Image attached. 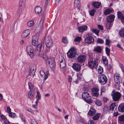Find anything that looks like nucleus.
Here are the masks:
<instances>
[{
  "label": "nucleus",
  "mask_w": 124,
  "mask_h": 124,
  "mask_svg": "<svg viewBox=\"0 0 124 124\" xmlns=\"http://www.w3.org/2000/svg\"><path fill=\"white\" fill-rule=\"evenodd\" d=\"M97 62V61L94 58L89 59L88 62V66L92 69H94L98 65Z\"/></svg>",
  "instance_id": "f257e3e1"
},
{
  "label": "nucleus",
  "mask_w": 124,
  "mask_h": 124,
  "mask_svg": "<svg viewBox=\"0 0 124 124\" xmlns=\"http://www.w3.org/2000/svg\"><path fill=\"white\" fill-rule=\"evenodd\" d=\"M83 99L87 103L90 104L92 103V101L89 93L87 92H84L82 94Z\"/></svg>",
  "instance_id": "f03ea898"
},
{
  "label": "nucleus",
  "mask_w": 124,
  "mask_h": 124,
  "mask_svg": "<svg viewBox=\"0 0 124 124\" xmlns=\"http://www.w3.org/2000/svg\"><path fill=\"white\" fill-rule=\"evenodd\" d=\"M76 54V49L74 47L71 48L67 53L68 57L71 58L74 57Z\"/></svg>",
  "instance_id": "7ed1b4c3"
},
{
  "label": "nucleus",
  "mask_w": 124,
  "mask_h": 124,
  "mask_svg": "<svg viewBox=\"0 0 124 124\" xmlns=\"http://www.w3.org/2000/svg\"><path fill=\"white\" fill-rule=\"evenodd\" d=\"M113 100L115 101H117L119 100L121 97V94L119 92H116L113 91L111 94Z\"/></svg>",
  "instance_id": "20e7f679"
},
{
  "label": "nucleus",
  "mask_w": 124,
  "mask_h": 124,
  "mask_svg": "<svg viewBox=\"0 0 124 124\" xmlns=\"http://www.w3.org/2000/svg\"><path fill=\"white\" fill-rule=\"evenodd\" d=\"M98 77L99 82L102 84H104L107 82V78L104 75L101 74Z\"/></svg>",
  "instance_id": "39448f33"
},
{
  "label": "nucleus",
  "mask_w": 124,
  "mask_h": 124,
  "mask_svg": "<svg viewBox=\"0 0 124 124\" xmlns=\"http://www.w3.org/2000/svg\"><path fill=\"white\" fill-rule=\"evenodd\" d=\"M29 68L30 70V75L32 77H33L35 75V72L36 69V65L35 64L31 65Z\"/></svg>",
  "instance_id": "423d86ee"
},
{
  "label": "nucleus",
  "mask_w": 124,
  "mask_h": 124,
  "mask_svg": "<svg viewBox=\"0 0 124 124\" xmlns=\"http://www.w3.org/2000/svg\"><path fill=\"white\" fill-rule=\"evenodd\" d=\"M45 44L46 46L48 48L51 47L53 44V41L50 37H48L45 39Z\"/></svg>",
  "instance_id": "0eeeda50"
},
{
  "label": "nucleus",
  "mask_w": 124,
  "mask_h": 124,
  "mask_svg": "<svg viewBox=\"0 0 124 124\" xmlns=\"http://www.w3.org/2000/svg\"><path fill=\"white\" fill-rule=\"evenodd\" d=\"M26 50L28 54L31 58H33L34 57V51L33 49L31 46H28L27 47Z\"/></svg>",
  "instance_id": "6e6552de"
},
{
  "label": "nucleus",
  "mask_w": 124,
  "mask_h": 124,
  "mask_svg": "<svg viewBox=\"0 0 124 124\" xmlns=\"http://www.w3.org/2000/svg\"><path fill=\"white\" fill-rule=\"evenodd\" d=\"M44 18H42L41 19L36 29V31H41L43 28V23L44 21Z\"/></svg>",
  "instance_id": "1a4fd4ad"
},
{
  "label": "nucleus",
  "mask_w": 124,
  "mask_h": 124,
  "mask_svg": "<svg viewBox=\"0 0 124 124\" xmlns=\"http://www.w3.org/2000/svg\"><path fill=\"white\" fill-rule=\"evenodd\" d=\"M75 8H77L79 10L81 9V4L79 0H75L74 3Z\"/></svg>",
  "instance_id": "9d476101"
},
{
  "label": "nucleus",
  "mask_w": 124,
  "mask_h": 124,
  "mask_svg": "<svg viewBox=\"0 0 124 124\" xmlns=\"http://www.w3.org/2000/svg\"><path fill=\"white\" fill-rule=\"evenodd\" d=\"M94 39L93 37L91 36H88L85 39V41L86 43L91 44L93 42Z\"/></svg>",
  "instance_id": "9b49d317"
},
{
  "label": "nucleus",
  "mask_w": 124,
  "mask_h": 124,
  "mask_svg": "<svg viewBox=\"0 0 124 124\" xmlns=\"http://www.w3.org/2000/svg\"><path fill=\"white\" fill-rule=\"evenodd\" d=\"M114 76L115 82L116 83L119 84L120 82H121V79L119 74L117 73H116L114 74Z\"/></svg>",
  "instance_id": "f8f14e48"
},
{
  "label": "nucleus",
  "mask_w": 124,
  "mask_h": 124,
  "mask_svg": "<svg viewBox=\"0 0 124 124\" xmlns=\"http://www.w3.org/2000/svg\"><path fill=\"white\" fill-rule=\"evenodd\" d=\"M86 59L85 56L82 54L79 56L77 58V60L79 62L81 63L85 62Z\"/></svg>",
  "instance_id": "ddd939ff"
},
{
  "label": "nucleus",
  "mask_w": 124,
  "mask_h": 124,
  "mask_svg": "<svg viewBox=\"0 0 124 124\" xmlns=\"http://www.w3.org/2000/svg\"><path fill=\"white\" fill-rule=\"evenodd\" d=\"M47 62L48 63L50 67L51 68H53L55 66V62L53 58L48 59Z\"/></svg>",
  "instance_id": "4468645a"
},
{
  "label": "nucleus",
  "mask_w": 124,
  "mask_h": 124,
  "mask_svg": "<svg viewBox=\"0 0 124 124\" xmlns=\"http://www.w3.org/2000/svg\"><path fill=\"white\" fill-rule=\"evenodd\" d=\"M99 89L97 88H93L92 92L93 95L95 97H97L99 95Z\"/></svg>",
  "instance_id": "2eb2a0df"
},
{
  "label": "nucleus",
  "mask_w": 124,
  "mask_h": 124,
  "mask_svg": "<svg viewBox=\"0 0 124 124\" xmlns=\"http://www.w3.org/2000/svg\"><path fill=\"white\" fill-rule=\"evenodd\" d=\"M88 28L86 25H83L78 27V32H79L82 33L84 31L86 30Z\"/></svg>",
  "instance_id": "dca6fc26"
},
{
  "label": "nucleus",
  "mask_w": 124,
  "mask_h": 124,
  "mask_svg": "<svg viewBox=\"0 0 124 124\" xmlns=\"http://www.w3.org/2000/svg\"><path fill=\"white\" fill-rule=\"evenodd\" d=\"M30 32V30L29 29H26L22 33L21 37L22 38H24L28 37Z\"/></svg>",
  "instance_id": "f3484780"
},
{
  "label": "nucleus",
  "mask_w": 124,
  "mask_h": 124,
  "mask_svg": "<svg viewBox=\"0 0 124 124\" xmlns=\"http://www.w3.org/2000/svg\"><path fill=\"white\" fill-rule=\"evenodd\" d=\"M25 7V5L19 4V8L17 12V14L20 15L23 10Z\"/></svg>",
  "instance_id": "a211bd4d"
},
{
  "label": "nucleus",
  "mask_w": 124,
  "mask_h": 124,
  "mask_svg": "<svg viewBox=\"0 0 124 124\" xmlns=\"http://www.w3.org/2000/svg\"><path fill=\"white\" fill-rule=\"evenodd\" d=\"M72 67L73 69L77 71H79L81 69V65L79 64H73Z\"/></svg>",
  "instance_id": "6ab92c4d"
},
{
  "label": "nucleus",
  "mask_w": 124,
  "mask_h": 124,
  "mask_svg": "<svg viewBox=\"0 0 124 124\" xmlns=\"http://www.w3.org/2000/svg\"><path fill=\"white\" fill-rule=\"evenodd\" d=\"M115 16L114 15L110 14L107 18V21L108 23H111L114 21L115 18Z\"/></svg>",
  "instance_id": "aec40b11"
},
{
  "label": "nucleus",
  "mask_w": 124,
  "mask_h": 124,
  "mask_svg": "<svg viewBox=\"0 0 124 124\" xmlns=\"http://www.w3.org/2000/svg\"><path fill=\"white\" fill-rule=\"evenodd\" d=\"M101 2L98 1H95L93 2L92 3V6L96 8H98L101 5Z\"/></svg>",
  "instance_id": "412c9836"
},
{
  "label": "nucleus",
  "mask_w": 124,
  "mask_h": 124,
  "mask_svg": "<svg viewBox=\"0 0 124 124\" xmlns=\"http://www.w3.org/2000/svg\"><path fill=\"white\" fill-rule=\"evenodd\" d=\"M96 112L95 110L93 108H91L88 112V114L91 116H92L94 115Z\"/></svg>",
  "instance_id": "4be33fe9"
},
{
  "label": "nucleus",
  "mask_w": 124,
  "mask_h": 124,
  "mask_svg": "<svg viewBox=\"0 0 124 124\" xmlns=\"http://www.w3.org/2000/svg\"><path fill=\"white\" fill-rule=\"evenodd\" d=\"M95 69H96L98 72L99 74H101L103 72L102 68L100 66H98V65Z\"/></svg>",
  "instance_id": "5701e85b"
},
{
  "label": "nucleus",
  "mask_w": 124,
  "mask_h": 124,
  "mask_svg": "<svg viewBox=\"0 0 124 124\" xmlns=\"http://www.w3.org/2000/svg\"><path fill=\"white\" fill-rule=\"evenodd\" d=\"M44 43H41L39 44L37 46L36 50V51H37L38 52H39L42 48L43 47Z\"/></svg>",
  "instance_id": "b1692460"
},
{
  "label": "nucleus",
  "mask_w": 124,
  "mask_h": 124,
  "mask_svg": "<svg viewBox=\"0 0 124 124\" xmlns=\"http://www.w3.org/2000/svg\"><path fill=\"white\" fill-rule=\"evenodd\" d=\"M101 62L105 66L107 65L108 64V60L106 57L104 56L102 57Z\"/></svg>",
  "instance_id": "393cba45"
},
{
  "label": "nucleus",
  "mask_w": 124,
  "mask_h": 124,
  "mask_svg": "<svg viewBox=\"0 0 124 124\" xmlns=\"http://www.w3.org/2000/svg\"><path fill=\"white\" fill-rule=\"evenodd\" d=\"M119 111L120 112H124V104L122 103L118 107Z\"/></svg>",
  "instance_id": "a878e982"
},
{
  "label": "nucleus",
  "mask_w": 124,
  "mask_h": 124,
  "mask_svg": "<svg viewBox=\"0 0 124 124\" xmlns=\"http://www.w3.org/2000/svg\"><path fill=\"white\" fill-rule=\"evenodd\" d=\"M113 11L112 8H110L105 10L104 12V13L105 15H107L111 13Z\"/></svg>",
  "instance_id": "bb28decb"
},
{
  "label": "nucleus",
  "mask_w": 124,
  "mask_h": 124,
  "mask_svg": "<svg viewBox=\"0 0 124 124\" xmlns=\"http://www.w3.org/2000/svg\"><path fill=\"white\" fill-rule=\"evenodd\" d=\"M118 120L120 122L124 124V115H122L119 116L118 118Z\"/></svg>",
  "instance_id": "cd10ccee"
},
{
  "label": "nucleus",
  "mask_w": 124,
  "mask_h": 124,
  "mask_svg": "<svg viewBox=\"0 0 124 124\" xmlns=\"http://www.w3.org/2000/svg\"><path fill=\"white\" fill-rule=\"evenodd\" d=\"M28 96L29 98L31 100H32L33 99V93L31 91H29L28 93Z\"/></svg>",
  "instance_id": "c85d7f7f"
},
{
  "label": "nucleus",
  "mask_w": 124,
  "mask_h": 124,
  "mask_svg": "<svg viewBox=\"0 0 124 124\" xmlns=\"http://www.w3.org/2000/svg\"><path fill=\"white\" fill-rule=\"evenodd\" d=\"M94 50L95 51L100 53L102 50V49L101 46H97L95 48Z\"/></svg>",
  "instance_id": "c756f323"
},
{
  "label": "nucleus",
  "mask_w": 124,
  "mask_h": 124,
  "mask_svg": "<svg viewBox=\"0 0 124 124\" xmlns=\"http://www.w3.org/2000/svg\"><path fill=\"white\" fill-rule=\"evenodd\" d=\"M41 11V8L39 7H37L35 8V11L37 13L39 14L40 13Z\"/></svg>",
  "instance_id": "7c9ffc66"
},
{
  "label": "nucleus",
  "mask_w": 124,
  "mask_h": 124,
  "mask_svg": "<svg viewBox=\"0 0 124 124\" xmlns=\"http://www.w3.org/2000/svg\"><path fill=\"white\" fill-rule=\"evenodd\" d=\"M119 33L121 37H124V28H122L120 30Z\"/></svg>",
  "instance_id": "2f4dec72"
},
{
  "label": "nucleus",
  "mask_w": 124,
  "mask_h": 124,
  "mask_svg": "<svg viewBox=\"0 0 124 124\" xmlns=\"http://www.w3.org/2000/svg\"><path fill=\"white\" fill-rule=\"evenodd\" d=\"M77 78L81 80L83 79V77L82 75V73L79 72L77 74Z\"/></svg>",
  "instance_id": "473e14b6"
},
{
  "label": "nucleus",
  "mask_w": 124,
  "mask_h": 124,
  "mask_svg": "<svg viewBox=\"0 0 124 124\" xmlns=\"http://www.w3.org/2000/svg\"><path fill=\"white\" fill-rule=\"evenodd\" d=\"M109 108L108 106L105 105L104 106L103 108V112L104 113H106L108 111Z\"/></svg>",
  "instance_id": "72a5a7b5"
},
{
  "label": "nucleus",
  "mask_w": 124,
  "mask_h": 124,
  "mask_svg": "<svg viewBox=\"0 0 124 124\" xmlns=\"http://www.w3.org/2000/svg\"><path fill=\"white\" fill-rule=\"evenodd\" d=\"M100 116L99 114L97 113L93 117V120H96L98 119Z\"/></svg>",
  "instance_id": "f704fd0d"
},
{
  "label": "nucleus",
  "mask_w": 124,
  "mask_h": 124,
  "mask_svg": "<svg viewBox=\"0 0 124 124\" xmlns=\"http://www.w3.org/2000/svg\"><path fill=\"white\" fill-rule=\"evenodd\" d=\"M39 37V34L38 33H37L33 36L32 38L33 39L38 40Z\"/></svg>",
  "instance_id": "c9c22d12"
},
{
  "label": "nucleus",
  "mask_w": 124,
  "mask_h": 124,
  "mask_svg": "<svg viewBox=\"0 0 124 124\" xmlns=\"http://www.w3.org/2000/svg\"><path fill=\"white\" fill-rule=\"evenodd\" d=\"M34 24V22L33 21H29L27 23L29 27L33 26Z\"/></svg>",
  "instance_id": "e433bc0d"
},
{
  "label": "nucleus",
  "mask_w": 124,
  "mask_h": 124,
  "mask_svg": "<svg viewBox=\"0 0 124 124\" xmlns=\"http://www.w3.org/2000/svg\"><path fill=\"white\" fill-rule=\"evenodd\" d=\"M37 95L36 96V99L37 100H39L41 99V96L40 93L39 91L37 92Z\"/></svg>",
  "instance_id": "4c0bfd02"
},
{
  "label": "nucleus",
  "mask_w": 124,
  "mask_h": 124,
  "mask_svg": "<svg viewBox=\"0 0 124 124\" xmlns=\"http://www.w3.org/2000/svg\"><path fill=\"white\" fill-rule=\"evenodd\" d=\"M116 103H112L111 104L110 107V109L112 111H113L114 108L116 107Z\"/></svg>",
  "instance_id": "58836bf2"
},
{
  "label": "nucleus",
  "mask_w": 124,
  "mask_h": 124,
  "mask_svg": "<svg viewBox=\"0 0 124 124\" xmlns=\"http://www.w3.org/2000/svg\"><path fill=\"white\" fill-rule=\"evenodd\" d=\"M62 42L64 44H67L68 43L67 38L65 37H63L62 39Z\"/></svg>",
  "instance_id": "ea45409f"
},
{
  "label": "nucleus",
  "mask_w": 124,
  "mask_h": 124,
  "mask_svg": "<svg viewBox=\"0 0 124 124\" xmlns=\"http://www.w3.org/2000/svg\"><path fill=\"white\" fill-rule=\"evenodd\" d=\"M112 26V24L111 23H107L106 25V28L107 29H108Z\"/></svg>",
  "instance_id": "a19ab883"
},
{
  "label": "nucleus",
  "mask_w": 124,
  "mask_h": 124,
  "mask_svg": "<svg viewBox=\"0 0 124 124\" xmlns=\"http://www.w3.org/2000/svg\"><path fill=\"white\" fill-rule=\"evenodd\" d=\"M95 104L98 106H101L102 105L101 101L99 100H97L95 101Z\"/></svg>",
  "instance_id": "79ce46f5"
},
{
  "label": "nucleus",
  "mask_w": 124,
  "mask_h": 124,
  "mask_svg": "<svg viewBox=\"0 0 124 124\" xmlns=\"http://www.w3.org/2000/svg\"><path fill=\"white\" fill-rule=\"evenodd\" d=\"M118 18L121 19L124 16L120 12H118L117 13Z\"/></svg>",
  "instance_id": "37998d69"
},
{
  "label": "nucleus",
  "mask_w": 124,
  "mask_h": 124,
  "mask_svg": "<svg viewBox=\"0 0 124 124\" xmlns=\"http://www.w3.org/2000/svg\"><path fill=\"white\" fill-rule=\"evenodd\" d=\"M28 86L30 91H31L33 89L34 87L32 83H31L29 82Z\"/></svg>",
  "instance_id": "c03bdc74"
},
{
  "label": "nucleus",
  "mask_w": 124,
  "mask_h": 124,
  "mask_svg": "<svg viewBox=\"0 0 124 124\" xmlns=\"http://www.w3.org/2000/svg\"><path fill=\"white\" fill-rule=\"evenodd\" d=\"M60 66L61 68H64L65 66V61H63V62L60 63Z\"/></svg>",
  "instance_id": "a18cd8bd"
},
{
  "label": "nucleus",
  "mask_w": 124,
  "mask_h": 124,
  "mask_svg": "<svg viewBox=\"0 0 124 124\" xmlns=\"http://www.w3.org/2000/svg\"><path fill=\"white\" fill-rule=\"evenodd\" d=\"M95 12V10L94 9H93L90 11H89V14L92 16H93Z\"/></svg>",
  "instance_id": "49530a36"
},
{
  "label": "nucleus",
  "mask_w": 124,
  "mask_h": 124,
  "mask_svg": "<svg viewBox=\"0 0 124 124\" xmlns=\"http://www.w3.org/2000/svg\"><path fill=\"white\" fill-rule=\"evenodd\" d=\"M32 43L34 46H36L38 44V40L33 39L32 40Z\"/></svg>",
  "instance_id": "de8ad7c7"
},
{
  "label": "nucleus",
  "mask_w": 124,
  "mask_h": 124,
  "mask_svg": "<svg viewBox=\"0 0 124 124\" xmlns=\"http://www.w3.org/2000/svg\"><path fill=\"white\" fill-rule=\"evenodd\" d=\"M97 43L102 44L104 42L103 40L100 38H98L97 39Z\"/></svg>",
  "instance_id": "09e8293b"
},
{
  "label": "nucleus",
  "mask_w": 124,
  "mask_h": 124,
  "mask_svg": "<svg viewBox=\"0 0 124 124\" xmlns=\"http://www.w3.org/2000/svg\"><path fill=\"white\" fill-rule=\"evenodd\" d=\"M81 38L79 36H77L74 39V41L76 42H79L81 39Z\"/></svg>",
  "instance_id": "8fccbe9b"
},
{
  "label": "nucleus",
  "mask_w": 124,
  "mask_h": 124,
  "mask_svg": "<svg viewBox=\"0 0 124 124\" xmlns=\"http://www.w3.org/2000/svg\"><path fill=\"white\" fill-rule=\"evenodd\" d=\"M92 32L95 33L96 34H98L99 32V30L96 29H92Z\"/></svg>",
  "instance_id": "3c124183"
},
{
  "label": "nucleus",
  "mask_w": 124,
  "mask_h": 124,
  "mask_svg": "<svg viewBox=\"0 0 124 124\" xmlns=\"http://www.w3.org/2000/svg\"><path fill=\"white\" fill-rule=\"evenodd\" d=\"M49 75V71L47 70L45 74V78L44 79L46 80L48 76Z\"/></svg>",
  "instance_id": "603ef678"
},
{
  "label": "nucleus",
  "mask_w": 124,
  "mask_h": 124,
  "mask_svg": "<svg viewBox=\"0 0 124 124\" xmlns=\"http://www.w3.org/2000/svg\"><path fill=\"white\" fill-rule=\"evenodd\" d=\"M40 75L42 77H44L45 76V73L44 71L43 70H41L40 71Z\"/></svg>",
  "instance_id": "864d4df0"
},
{
  "label": "nucleus",
  "mask_w": 124,
  "mask_h": 124,
  "mask_svg": "<svg viewBox=\"0 0 124 124\" xmlns=\"http://www.w3.org/2000/svg\"><path fill=\"white\" fill-rule=\"evenodd\" d=\"M59 61L60 63L63 62V61H65V60L63 57L61 56L59 58Z\"/></svg>",
  "instance_id": "5fc2aeb1"
},
{
  "label": "nucleus",
  "mask_w": 124,
  "mask_h": 124,
  "mask_svg": "<svg viewBox=\"0 0 124 124\" xmlns=\"http://www.w3.org/2000/svg\"><path fill=\"white\" fill-rule=\"evenodd\" d=\"M45 60H47L48 59V57L47 55L46 54H43L41 56Z\"/></svg>",
  "instance_id": "6e6d98bb"
},
{
  "label": "nucleus",
  "mask_w": 124,
  "mask_h": 124,
  "mask_svg": "<svg viewBox=\"0 0 124 124\" xmlns=\"http://www.w3.org/2000/svg\"><path fill=\"white\" fill-rule=\"evenodd\" d=\"M9 116L12 117H15L16 116V115L15 113L10 112L8 114Z\"/></svg>",
  "instance_id": "4d7b16f0"
},
{
  "label": "nucleus",
  "mask_w": 124,
  "mask_h": 124,
  "mask_svg": "<svg viewBox=\"0 0 124 124\" xmlns=\"http://www.w3.org/2000/svg\"><path fill=\"white\" fill-rule=\"evenodd\" d=\"M106 51L107 54L108 56L109 55V53L110 52V50L108 47L106 48Z\"/></svg>",
  "instance_id": "13d9d810"
},
{
  "label": "nucleus",
  "mask_w": 124,
  "mask_h": 124,
  "mask_svg": "<svg viewBox=\"0 0 124 124\" xmlns=\"http://www.w3.org/2000/svg\"><path fill=\"white\" fill-rule=\"evenodd\" d=\"M25 0H20L19 4L25 5Z\"/></svg>",
  "instance_id": "bf43d9fd"
},
{
  "label": "nucleus",
  "mask_w": 124,
  "mask_h": 124,
  "mask_svg": "<svg viewBox=\"0 0 124 124\" xmlns=\"http://www.w3.org/2000/svg\"><path fill=\"white\" fill-rule=\"evenodd\" d=\"M110 41L108 39H106L105 41L106 45L108 46L110 44Z\"/></svg>",
  "instance_id": "052dcab7"
},
{
  "label": "nucleus",
  "mask_w": 124,
  "mask_h": 124,
  "mask_svg": "<svg viewBox=\"0 0 124 124\" xmlns=\"http://www.w3.org/2000/svg\"><path fill=\"white\" fill-rule=\"evenodd\" d=\"M98 28L101 30H103V26L100 25H98Z\"/></svg>",
  "instance_id": "680f3d73"
},
{
  "label": "nucleus",
  "mask_w": 124,
  "mask_h": 124,
  "mask_svg": "<svg viewBox=\"0 0 124 124\" xmlns=\"http://www.w3.org/2000/svg\"><path fill=\"white\" fill-rule=\"evenodd\" d=\"M4 122L6 124H8L9 123V121L7 120V118L4 119L3 120Z\"/></svg>",
  "instance_id": "e2e57ef3"
},
{
  "label": "nucleus",
  "mask_w": 124,
  "mask_h": 124,
  "mask_svg": "<svg viewBox=\"0 0 124 124\" xmlns=\"http://www.w3.org/2000/svg\"><path fill=\"white\" fill-rule=\"evenodd\" d=\"M7 111L8 114L11 112V109L9 107H7Z\"/></svg>",
  "instance_id": "0e129e2a"
},
{
  "label": "nucleus",
  "mask_w": 124,
  "mask_h": 124,
  "mask_svg": "<svg viewBox=\"0 0 124 124\" xmlns=\"http://www.w3.org/2000/svg\"><path fill=\"white\" fill-rule=\"evenodd\" d=\"M68 82H70V83H71L72 80V78L70 76L69 77H68Z\"/></svg>",
  "instance_id": "69168bd1"
},
{
  "label": "nucleus",
  "mask_w": 124,
  "mask_h": 124,
  "mask_svg": "<svg viewBox=\"0 0 124 124\" xmlns=\"http://www.w3.org/2000/svg\"><path fill=\"white\" fill-rule=\"evenodd\" d=\"M108 98L107 97H104L103 98V101L104 102H106L107 101Z\"/></svg>",
  "instance_id": "338daca9"
},
{
  "label": "nucleus",
  "mask_w": 124,
  "mask_h": 124,
  "mask_svg": "<svg viewBox=\"0 0 124 124\" xmlns=\"http://www.w3.org/2000/svg\"><path fill=\"white\" fill-rule=\"evenodd\" d=\"M31 124H38V123L34 120H32L31 121Z\"/></svg>",
  "instance_id": "774afa93"
}]
</instances>
